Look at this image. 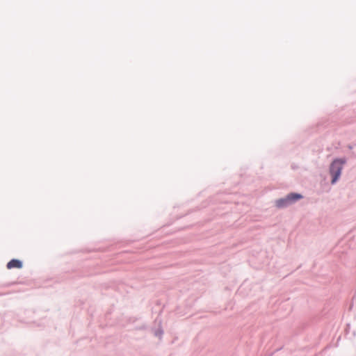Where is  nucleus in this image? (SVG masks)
Returning a JSON list of instances; mask_svg holds the SVG:
<instances>
[{
  "mask_svg": "<svg viewBox=\"0 0 356 356\" xmlns=\"http://www.w3.org/2000/svg\"><path fill=\"white\" fill-rule=\"evenodd\" d=\"M344 163L345 161L342 159H336L331 164L330 174L332 176V184L335 183L340 177Z\"/></svg>",
  "mask_w": 356,
  "mask_h": 356,
  "instance_id": "1",
  "label": "nucleus"
},
{
  "mask_svg": "<svg viewBox=\"0 0 356 356\" xmlns=\"http://www.w3.org/2000/svg\"><path fill=\"white\" fill-rule=\"evenodd\" d=\"M302 197L301 195L298 193H291L288 195L285 198L280 199L276 201V206L277 207H284L293 202L301 199Z\"/></svg>",
  "mask_w": 356,
  "mask_h": 356,
  "instance_id": "2",
  "label": "nucleus"
},
{
  "mask_svg": "<svg viewBox=\"0 0 356 356\" xmlns=\"http://www.w3.org/2000/svg\"><path fill=\"white\" fill-rule=\"evenodd\" d=\"M6 267L8 269L21 268L22 263L18 259H12L7 264Z\"/></svg>",
  "mask_w": 356,
  "mask_h": 356,
  "instance_id": "3",
  "label": "nucleus"
}]
</instances>
